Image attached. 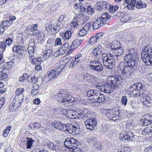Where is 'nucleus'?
Segmentation results:
<instances>
[{
  "instance_id": "obj_7",
  "label": "nucleus",
  "mask_w": 152,
  "mask_h": 152,
  "mask_svg": "<svg viewBox=\"0 0 152 152\" xmlns=\"http://www.w3.org/2000/svg\"><path fill=\"white\" fill-rule=\"evenodd\" d=\"M89 66L90 70L93 72H100L104 69L102 64L97 60L90 61Z\"/></svg>"
},
{
  "instance_id": "obj_39",
  "label": "nucleus",
  "mask_w": 152,
  "mask_h": 152,
  "mask_svg": "<svg viewBox=\"0 0 152 152\" xmlns=\"http://www.w3.org/2000/svg\"><path fill=\"white\" fill-rule=\"evenodd\" d=\"M26 148H31L32 146L33 142H34V140L31 138L27 137V138Z\"/></svg>"
},
{
  "instance_id": "obj_27",
  "label": "nucleus",
  "mask_w": 152,
  "mask_h": 152,
  "mask_svg": "<svg viewBox=\"0 0 152 152\" xmlns=\"http://www.w3.org/2000/svg\"><path fill=\"white\" fill-rule=\"evenodd\" d=\"M137 0H124L126 4H127L126 6L130 10H133L136 1Z\"/></svg>"
},
{
  "instance_id": "obj_17",
  "label": "nucleus",
  "mask_w": 152,
  "mask_h": 152,
  "mask_svg": "<svg viewBox=\"0 0 152 152\" xmlns=\"http://www.w3.org/2000/svg\"><path fill=\"white\" fill-rule=\"evenodd\" d=\"M96 6L98 7L97 10H100L101 9H106L108 8L110 4L106 1H102L97 3Z\"/></svg>"
},
{
  "instance_id": "obj_62",
  "label": "nucleus",
  "mask_w": 152,
  "mask_h": 152,
  "mask_svg": "<svg viewBox=\"0 0 152 152\" xmlns=\"http://www.w3.org/2000/svg\"><path fill=\"white\" fill-rule=\"evenodd\" d=\"M5 42V43L8 46H9L12 44L13 42V40L11 38H8L6 39Z\"/></svg>"
},
{
  "instance_id": "obj_31",
  "label": "nucleus",
  "mask_w": 152,
  "mask_h": 152,
  "mask_svg": "<svg viewBox=\"0 0 152 152\" xmlns=\"http://www.w3.org/2000/svg\"><path fill=\"white\" fill-rule=\"evenodd\" d=\"M103 24L101 22V20L98 18L93 24V28L94 29H96L99 27L102 26Z\"/></svg>"
},
{
  "instance_id": "obj_20",
  "label": "nucleus",
  "mask_w": 152,
  "mask_h": 152,
  "mask_svg": "<svg viewBox=\"0 0 152 152\" xmlns=\"http://www.w3.org/2000/svg\"><path fill=\"white\" fill-rule=\"evenodd\" d=\"M66 115L68 118L75 119L78 118L77 112L74 110H71L67 111Z\"/></svg>"
},
{
  "instance_id": "obj_52",
  "label": "nucleus",
  "mask_w": 152,
  "mask_h": 152,
  "mask_svg": "<svg viewBox=\"0 0 152 152\" xmlns=\"http://www.w3.org/2000/svg\"><path fill=\"white\" fill-rule=\"evenodd\" d=\"M12 24V22L11 21H9L7 20H6L2 22V24L1 25H3L4 27H8L10 26Z\"/></svg>"
},
{
  "instance_id": "obj_33",
  "label": "nucleus",
  "mask_w": 152,
  "mask_h": 152,
  "mask_svg": "<svg viewBox=\"0 0 152 152\" xmlns=\"http://www.w3.org/2000/svg\"><path fill=\"white\" fill-rule=\"evenodd\" d=\"M135 4V7L138 9H142L145 8L147 7L146 4L145 3H143L141 1L137 0Z\"/></svg>"
},
{
  "instance_id": "obj_48",
  "label": "nucleus",
  "mask_w": 152,
  "mask_h": 152,
  "mask_svg": "<svg viewBox=\"0 0 152 152\" xmlns=\"http://www.w3.org/2000/svg\"><path fill=\"white\" fill-rule=\"evenodd\" d=\"M71 31H67L63 34V38L65 39H69L71 37Z\"/></svg>"
},
{
  "instance_id": "obj_21",
  "label": "nucleus",
  "mask_w": 152,
  "mask_h": 152,
  "mask_svg": "<svg viewBox=\"0 0 152 152\" xmlns=\"http://www.w3.org/2000/svg\"><path fill=\"white\" fill-rule=\"evenodd\" d=\"M82 40L79 39H76L73 41L70 47V50L72 51L78 48L81 44Z\"/></svg>"
},
{
  "instance_id": "obj_59",
  "label": "nucleus",
  "mask_w": 152,
  "mask_h": 152,
  "mask_svg": "<svg viewBox=\"0 0 152 152\" xmlns=\"http://www.w3.org/2000/svg\"><path fill=\"white\" fill-rule=\"evenodd\" d=\"M79 62V61L75 58V60H73L70 64V66L72 68H73Z\"/></svg>"
},
{
  "instance_id": "obj_19",
  "label": "nucleus",
  "mask_w": 152,
  "mask_h": 152,
  "mask_svg": "<svg viewBox=\"0 0 152 152\" xmlns=\"http://www.w3.org/2000/svg\"><path fill=\"white\" fill-rule=\"evenodd\" d=\"M52 126L55 128L61 131H64L65 126L62 124V122L55 121L52 124Z\"/></svg>"
},
{
  "instance_id": "obj_38",
  "label": "nucleus",
  "mask_w": 152,
  "mask_h": 152,
  "mask_svg": "<svg viewBox=\"0 0 152 152\" xmlns=\"http://www.w3.org/2000/svg\"><path fill=\"white\" fill-rule=\"evenodd\" d=\"M12 128V126L11 125H9L6 127L3 132V136L4 137H7Z\"/></svg>"
},
{
  "instance_id": "obj_8",
  "label": "nucleus",
  "mask_w": 152,
  "mask_h": 152,
  "mask_svg": "<svg viewBox=\"0 0 152 152\" xmlns=\"http://www.w3.org/2000/svg\"><path fill=\"white\" fill-rule=\"evenodd\" d=\"M79 142L74 138H67L64 142V145L68 148L74 149L77 147Z\"/></svg>"
},
{
  "instance_id": "obj_35",
  "label": "nucleus",
  "mask_w": 152,
  "mask_h": 152,
  "mask_svg": "<svg viewBox=\"0 0 152 152\" xmlns=\"http://www.w3.org/2000/svg\"><path fill=\"white\" fill-rule=\"evenodd\" d=\"M37 81H36V82L33 84L32 87V91L31 92V94H32L33 96L35 95V93L38 90L39 88V85L37 84Z\"/></svg>"
},
{
  "instance_id": "obj_5",
  "label": "nucleus",
  "mask_w": 152,
  "mask_h": 152,
  "mask_svg": "<svg viewBox=\"0 0 152 152\" xmlns=\"http://www.w3.org/2000/svg\"><path fill=\"white\" fill-rule=\"evenodd\" d=\"M57 99L58 101L60 102L65 103H72L75 104L77 99L70 95L66 92L58 93L57 94Z\"/></svg>"
},
{
  "instance_id": "obj_26",
  "label": "nucleus",
  "mask_w": 152,
  "mask_h": 152,
  "mask_svg": "<svg viewBox=\"0 0 152 152\" xmlns=\"http://www.w3.org/2000/svg\"><path fill=\"white\" fill-rule=\"evenodd\" d=\"M83 80L89 83H93L94 81L95 77L87 73L84 74L83 76Z\"/></svg>"
},
{
  "instance_id": "obj_16",
  "label": "nucleus",
  "mask_w": 152,
  "mask_h": 152,
  "mask_svg": "<svg viewBox=\"0 0 152 152\" xmlns=\"http://www.w3.org/2000/svg\"><path fill=\"white\" fill-rule=\"evenodd\" d=\"M99 92L96 90L90 89L87 92V95L89 97H91V99H93V101H94L98 95H99Z\"/></svg>"
},
{
  "instance_id": "obj_43",
  "label": "nucleus",
  "mask_w": 152,
  "mask_h": 152,
  "mask_svg": "<svg viewBox=\"0 0 152 152\" xmlns=\"http://www.w3.org/2000/svg\"><path fill=\"white\" fill-rule=\"evenodd\" d=\"M152 133V127L148 126L142 132L143 134H148Z\"/></svg>"
},
{
  "instance_id": "obj_25",
  "label": "nucleus",
  "mask_w": 152,
  "mask_h": 152,
  "mask_svg": "<svg viewBox=\"0 0 152 152\" xmlns=\"http://www.w3.org/2000/svg\"><path fill=\"white\" fill-rule=\"evenodd\" d=\"M30 60L31 63L34 65L41 64L42 62V58L40 57H36L34 56L31 58Z\"/></svg>"
},
{
  "instance_id": "obj_24",
  "label": "nucleus",
  "mask_w": 152,
  "mask_h": 152,
  "mask_svg": "<svg viewBox=\"0 0 152 152\" xmlns=\"http://www.w3.org/2000/svg\"><path fill=\"white\" fill-rule=\"evenodd\" d=\"M21 105L16 101L13 100L9 106V109L12 112L15 111L17 110V108H18Z\"/></svg>"
},
{
  "instance_id": "obj_32",
  "label": "nucleus",
  "mask_w": 152,
  "mask_h": 152,
  "mask_svg": "<svg viewBox=\"0 0 152 152\" xmlns=\"http://www.w3.org/2000/svg\"><path fill=\"white\" fill-rule=\"evenodd\" d=\"M105 100V98L104 95L100 94L99 92V95L97 97V99L96 98L95 100H94L95 102H97L98 103H101L104 102Z\"/></svg>"
},
{
  "instance_id": "obj_6",
  "label": "nucleus",
  "mask_w": 152,
  "mask_h": 152,
  "mask_svg": "<svg viewBox=\"0 0 152 152\" xmlns=\"http://www.w3.org/2000/svg\"><path fill=\"white\" fill-rule=\"evenodd\" d=\"M79 126L77 124L76 126H74L70 124H65L64 131L73 135H77L80 132Z\"/></svg>"
},
{
  "instance_id": "obj_28",
  "label": "nucleus",
  "mask_w": 152,
  "mask_h": 152,
  "mask_svg": "<svg viewBox=\"0 0 152 152\" xmlns=\"http://www.w3.org/2000/svg\"><path fill=\"white\" fill-rule=\"evenodd\" d=\"M47 146H49V148H51L52 150H54L57 152L61 150V147L60 146L53 142H49L48 143Z\"/></svg>"
},
{
  "instance_id": "obj_58",
  "label": "nucleus",
  "mask_w": 152,
  "mask_h": 152,
  "mask_svg": "<svg viewBox=\"0 0 152 152\" xmlns=\"http://www.w3.org/2000/svg\"><path fill=\"white\" fill-rule=\"evenodd\" d=\"M6 48V45L4 41L0 42V49H2L1 52L3 53Z\"/></svg>"
},
{
  "instance_id": "obj_3",
  "label": "nucleus",
  "mask_w": 152,
  "mask_h": 152,
  "mask_svg": "<svg viewBox=\"0 0 152 152\" xmlns=\"http://www.w3.org/2000/svg\"><path fill=\"white\" fill-rule=\"evenodd\" d=\"M145 89V86L140 83H138L131 85L129 90L130 93L134 96L140 97H142L145 94L144 91Z\"/></svg>"
},
{
  "instance_id": "obj_10",
  "label": "nucleus",
  "mask_w": 152,
  "mask_h": 152,
  "mask_svg": "<svg viewBox=\"0 0 152 152\" xmlns=\"http://www.w3.org/2000/svg\"><path fill=\"white\" fill-rule=\"evenodd\" d=\"M102 48L101 44H99L94 47L92 50V56L99 59L102 52Z\"/></svg>"
},
{
  "instance_id": "obj_23",
  "label": "nucleus",
  "mask_w": 152,
  "mask_h": 152,
  "mask_svg": "<svg viewBox=\"0 0 152 152\" xmlns=\"http://www.w3.org/2000/svg\"><path fill=\"white\" fill-rule=\"evenodd\" d=\"M114 109H106L102 110V113L104 115H106L107 117L110 120H112L113 118V112Z\"/></svg>"
},
{
  "instance_id": "obj_40",
  "label": "nucleus",
  "mask_w": 152,
  "mask_h": 152,
  "mask_svg": "<svg viewBox=\"0 0 152 152\" xmlns=\"http://www.w3.org/2000/svg\"><path fill=\"white\" fill-rule=\"evenodd\" d=\"M118 42H113L110 44V46L113 52L116 49L120 47V44H118Z\"/></svg>"
},
{
  "instance_id": "obj_64",
  "label": "nucleus",
  "mask_w": 152,
  "mask_h": 152,
  "mask_svg": "<svg viewBox=\"0 0 152 152\" xmlns=\"http://www.w3.org/2000/svg\"><path fill=\"white\" fill-rule=\"evenodd\" d=\"M83 4L82 3L81 5V6L79 7V9L78 11L82 12L83 13L84 12H86V7H85L83 5Z\"/></svg>"
},
{
  "instance_id": "obj_50",
  "label": "nucleus",
  "mask_w": 152,
  "mask_h": 152,
  "mask_svg": "<svg viewBox=\"0 0 152 152\" xmlns=\"http://www.w3.org/2000/svg\"><path fill=\"white\" fill-rule=\"evenodd\" d=\"M140 123L141 125L143 126H147L148 125L150 124L149 122L145 118V117L143 116L142 118L140 120Z\"/></svg>"
},
{
  "instance_id": "obj_29",
  "label": "nucleus",
  "mask_w": 152,
  "mask_h": 152,
  "mask_svg": "<svg viewBox=\"0 0 152 152\" xmlns=\"http://www.w3.org/2000/svg\"><path fill=\"white\" fill-rule=\"evenodd\" d=\"M88 113V111L86 110L82 109L80 110L78 112H77V116L78 118L80 117L83 118L85 117H87V116L86 114Z\"/></svg>"
},
{
  "instance_id": "obj_47",
  "label": "nucleus",
  "mask_w": 152,
  "mask_h": 152,
  "mask_svg": "<svg viewBox=\"0 0 152 152\" xmlns=\"http://www.w3.org/2000/svg\"><path fill=\"white\" fill-rule=\"evenodd\" d=\"M15 62L12 61H11L6 63L5 66L6 67V69L8 70L11 68L14 65Z\"/></svg>"
},
{
  "instance_id": "obj_55",
  "label": "nucleus",
  "mask_w": 152,
  "mask_h": 152,
  "mask_svg": "<svg viewBox=\"0 0 152 152\" xmlns=\"http://www.w3.org/2000/svg\"><path fill=\"white\" fill-rule=\"evenodd\" d=\"M121 101L123 105L125 106L127 104V99L126 96L125 95L123 96L122 97Z\"/></svg>"
},
{
  "instance_id": "obj_54",
  "label": "nucleus",
  "mask_w": 152,
  "mask_h": 152,
  "mask_svg": "<svg viewBox=\"0 0 152 152\" xmlns=\"http://www.w3.org/2000/svg\"><path fill=\"white\" fill-rule=\"evenodd\" d=\"M25 91L23 88H20L18 89L15 92L16 96L23 95V93Z\"/></svg>"
},
{
  "instance_id": "obj_18",
  "label": "nucleus",
  "mask_w": 152,
  "mask_h": 152,
  "mask_svg": "<svg viewBox=\"0 0 152 152\" xmlns=\"http://www.w3.org/2000/svg\"><path fill=\"white\" fill-rule=\"evenodd\" d=\"M140 98H142L143 99L144 101H143V104L145 106L148 107L151 105L152 102L151 100V97L146 94Z\"/></svg>"
},
{
  "instance_id": "obj_11",
  "label": "nucleus",
  "mask_w": 152,
  "mask_h": 152,
  "mask_svg": "<svg viewBox=\"0 0 152 152\" xmlns=\"http://www.w3.org/2000/svg\"><path fill=\"white\" fill-rule=\"evenodd\" d=\"M86 127L91 130H92L97 124V121L95 118H91L87 120L85 122Z\"/></svg>"
},
{
  "instance_id": "obj_37",
  "label": "nucleus",
  "mask_w": 152,
  "mask_h": 152,
  "mask_svg": "<svg viewBox=\"0 0 152 152\" xmlns=\"http://www.w3.org/2000/svg\"><path fill=\"white\" fill-rule=\"evenodd\" d=\"M36 34L34 35L38 37V39L40 40H42L45 38V35L42 31H40L39 30L36 31Z\"/></svg>"
},
{
  "instance_id": "obj_13",
  "label": "nucleus",
  "mask_w": 152,
  "mask_h": 152,
  "mask_svg": "<svg viewBox=\"0 0 152 152\" xmlns=\"http://www.w3.org/2000/svg\"><path fill=\"white\" fill-rule=\"evenodd\" d=\"M122 140L124 138V140H132L134 138V134L130 131H126L124 133H121L120 134Z\"/></svg>"
},
{
  "instance_id": "obj_44",
  "label": "nucleus",
  "mask_w": 152,
  "mask_h": 152,
  "mask_svg": "<svg viewBox=\"0 0 152 152\" xmlns=\"http://www.w3.org/2000/svg\"><path fill=\"white\" fill-rule=\"evenodd\" d=\"M23 95L19 96H15V99L14 100L16 101L18 103L21 104V103L23 102Z\"/></svg>"
},
{
  "instance_id": "obj_34",
  "label": "nucleus",
  "mask_w": 152,
  "mask_h": 152,
  "mask_svg": "<svg viewBox=\"0 0 152 152\" xmlns=\"http://www.w3.org/2000/svg\"><path fill=\"white\" fill-rule=\"evenodd\" d=\"M65 65L64 64H61V63H60L58 66L56 67L55 70L56 73H57V75H58L62 71V70L64 69L65 67Z\"/></svg>"
},
{
  "instance_id": "obj_56",
  "label": "nucleus",
  "mask_w": 152,
  "mask_h": 152,
  "mask_svg": "<svg viewBox=\"0 0 152 152\" xmlns=\"http://www.w3.org/2000/svg\"><path fill=\"white\" fill-rule=\"evenodd\" d=\"M87 13L89 15H92L94 11L91 6H89L88 7L86 6Z\"/></svg>"
},
{
  "instance_id": "obj_30",
  "label": "nucleus",
  "mask_w": 152,
  "mask_h": 152,
  "mask_svg": "<svg viewBox=\"0 0 152 152\" xmlns=\"http://www.w3.org/2000/svg\"><path fill=\"white\" fill-rule=\"evenodd\" d=\"M62 25V23H60L57 22L55 24L53 23L54 30L53 33L55 34L58 32L61 28Z\"/></svg>"
},
{
  "instance_id": "obj_61",
  "label": "nucleus",
  "mask_w": 152,
  "mask_h": 152,
  "mask_svg": "<svg viewBox=\"0 0 152 152\" xmlns=\"http://www.w3.org/2000/svg\"><path fill=\"white\" fill-rule=\"evenodd\" d=\"M96 38V37H91L90 40V45H93L95 44L97 42V40H98Z\"/></svg>"
},
{
  "instance_id": "obj_57",
  "label": "nucleus",
  "mask_w": 152,
  "mask_h": 152,
  "mask_svg": "<svg viewBox=\"0 0 152 152\" xmlns=\"http://www.w3.org/2000/svg\"><path fill=\"white\" fill-rule=\"evenodd\" d=\"M92 23H87L84 25L83 27L84 28L87 32L90 29L91 27L92 26Z\"/></svg>"
},
{
  "instance_id": "obj_63",
  "label": "nucleus",
  "mask_w": 152,
  "mask_h": 152,
  "mask_svg": "<svg viewBox=\"0 0 152 152\" xmlns=\"http://www.w3.org/2000/svg\"><path fill=\"white\" fill-rule=\"evenodd\" d=\"M54 25L53 23L50 24L48 25V26L47 28V31L50 32L51 31H53V32L54 30Z\"/></svg>"
},
{
  "instance_id": "obj_36",
  "label": "nucleus",
  "mask_w": 152,
  "mask_h": 152,
  "mask_svg": "<svg viewBox=\"0 0 152 152\" xmlns=\"http://www.w3.org/2000/svg\"><path fill=\"white\" fill-rule=\"evenodd\" d=\"M123 51V49L120 47L114 50L113 52L115 53V55L116 56V57H118L119 56H121L122 54Z\"/></svg>"
},
{
  "instance_id": "obj_22",
  "label": "nucleus",
  "mask_w": 152,
  "mask_h": 152,
  "mask_svg": "<svg viewBox=\"0 0 152 152\" xmlns=\"http://www.w3.org/2000/svg\"><path fill=\"white\" fill-rule=\"evenodd\" d=\"M35 42H33L29 44L28 50L29 54V58L30 59L31 58L34 57V53Z\"/></svg>"
},
{
  "instance_id": "obj_45",
  "label": "nucleus",
  "mask_w": 152,
  "mask_h": 152,
  "mask_svg": "<svg viewBox=\"0 0 152 152\" xmlns=\"http://www.w3.org/2000/svg\"><path fill=\"white\" fill-rule=\"evenodd\" d=\"M130 17L127 14L124 15L121 18L120 21L122 23H125L130 19Z\"/></svg>"
},
{
  "instance_id": "obj_12",
  "label": "nucleus",
  "mask_w": 152,
  "mask_h": 152,
  "mask_svg": "<svg viewBox=\"0 0 152 152\" xmlns=\"http://www.w3.org/2000/svg\"><path fill=\"white\" fill-rule=\"evenodd\" d=\"M103 63L105 66L110 69H113L115 66V61L113 58L105 57Z\"/></svg>"
},
{
  "instance_id": "obj_51",
  "label": "nucleus",
  "mask_w": 152,
  "mask_h": 152,
  "mask_svg": "<svg viewBox=\"0 0 152 152\" xmlns=\"http://www.w3.org/2000/svg\"><path fill=\"white\" fill-rule=\"evenodd\" d=\"M148 121L150 124L152 122V115L149 114H146L144 115L143 116Z\"/></svg>"
},
{
  "instance_id": "obj_1",
  "label": "nucleus",
  "mask_w": 152,
  "mask_h": 152,
  "mask_svg": "<svg viewBox=\"0 0 152 152\" xmlns=\"http://www.w3.org/2000/svg\"><path fill=\"white\" fill-rule=\"evenodd\" d=\"M137 53L133 49H130L129 51V54L124 56L126 65L121 69L123 75L128 76L132 73L134 72L137 68L135 60L136 59Z\"/></svg>"
},
{
  "instance_id": "obj_42",
  "label": "nucleus",
  "mask_w": 152,
  "mask_h": 152,
  "mask_svg": "<svg viewBox=\"0 0 152 152\" xmlns=\"http://www.w3.org/2000/svg\"><path fill=\"white\" fill-rule=\"evenodd\" d=\"M53 53V51L52 50H45L44 52V57L45 58H48L51 56L52 54Z\"/></svg>"
},
{
  "instance_id": "obj_9",
  "label": "nucleus",
  "mask_w": 152,
  "mask_h": 152,
  "mask_svg": "<svg viewBox=\"0 0 152 152\" xmlns=\"http://www.w3.org/2000/svg\"><path fill=\"white\" fill-rule=\"evenodd\" d=\"M56 75H57V73H56L55 69L50 70L43 78H42V81H44L46 82H49Z\"/></svg>"
},
{
  "instance_id": "obj_46",
  "label": "nucleus",
  "mask_w": 152,
  "mask_h": 152,
  "mask_svg": "<svg viewBox=\"0 0 152 152\" xmlns=\"http://www.w3.org/2000/svg\"><path fill=\"white\" fill-rule=\"evenodd\" d=\"M108 9L110 12L113 13L118 9V6L117 5H115V6L110 5Z\"/></svg>"
},
{
  "instance_id": "obj_41",
  "label": "nucleus",
  "mask_w": 152,
  "mask_h": 152,
  "mask_svg": "<svg viewBox=\"0 0 152 152\" xmlns=\"http://www.w3.org/2000/svg\"><path fill=\"white\" fill-rule=\"evenodd\" d=\"M128 105L131 108H132L134 111L137 110V104L135 103V101H132L129 102Z\"/></svg>"
},
{
  "instance_id": "obj_60",
  "label": "nucleus",
  "mask_w": 152,
  "mask_h": 152,
  "mask_svg": "<svg viewBox=\"0 0 152 152\" xmlns=\"http://www.w3.org/2000/svg\"><path fill=\"white\" fill-rule=\"evenodd\" d=\"M87 32L83 28H81L78 33L79 35L80 36H84L87 33Z\"/></svg>"
},
{
  "instance_id": "obj_53",
  "label": "nucleus",
  "mask_w": 152,
  "mask_h": 152,
  "mask_svg": "<svg viewBox=\"0 0 152 152\" xmlns=\"http://www.w3.org/2000/svg\"><path fill=\"white\" fill-rule=\"evenodd\" d=\"M27 80L29 83H33L36 80V77L34 76L29 75L27 77Z\"/></svg>"
},
{
  "instance_id": "obj_14",
  "label": "nucleus",
  "mask_w": 152,
  "mask_h": 152,
  "mask_svg": "<svg viewBox=\"0 0 152 152\" xmlns=\"http://www.w3.org/2000/svg\"><path fill=\"white\" fill-rule=\"evenodd\" d=\"M37 24H32L31 25H29L26 28V31L29 33L30 35H34L36 34V31H38L37 29L38 27Z\"/></svg>"
},
{
  "instance_id": "obj_49",
  "label": "nucleus",
  "mask_w": 152,
  "mask_h": 152,
  "mask_svg": "<svg viewBox=\"0 0 152 152\" xmlns=\"http://www.w3.org/2000/svg\"><path fill=\"white\" fill-rule=\"evenodd\" d=\"M119 112L118 111H117V110H115V109H114L113 112V118L112 120L113 121H116L117 120H118L119 119Z\"/></svg>"
},
{
  "instance_id": "obj_4",
  "label": "nucleus",
  "mask_w": 152,
  "mask_h": 152,
  "mask_svg": "<svg viewBox=\"0 0 152 152\" xmlns=\"http://www.w3.org/2000/svg\"><path fill=\"white\" fill-rule=\"evenodd\" d=\"M141 58L146 65H152V48L149 46L145 47L141 52Z\"/></svg>"
},
{
  "instance_id": "obj_15",
  "label": "nucleus",
  "mask_w": 152,
  "mask_h": 152,
  "mask_svg": "<svg viewBox=\"0 0 152 152\" xmlns=\"http://www.w3.org/2000/svg\"><path fill=\"white\" fill-rule=\"evenodd\" d=\"M12 51L14 52H16L19 54H24L26 50L25 48L22 46L20 45H15L12 48Z\"/></svg>"
},
{
  "instance_id": "obj_2",
  "label": "nucleus",
  "mask_w": 152,
  "mask_h": 152,
  "mask_svg": "<svg viewBox=\"0 0 152 152\" xmlns=\"http://www.w3.org/2000/svg\"><path fill=\"white\" fill-rule=\"evenodd\" d=\"M121 82V80L118 78L113 77L108 84L102 85L101 86H99L98 89L106 93H110L117 88Z\"/></svg>"
}]
</instances>
